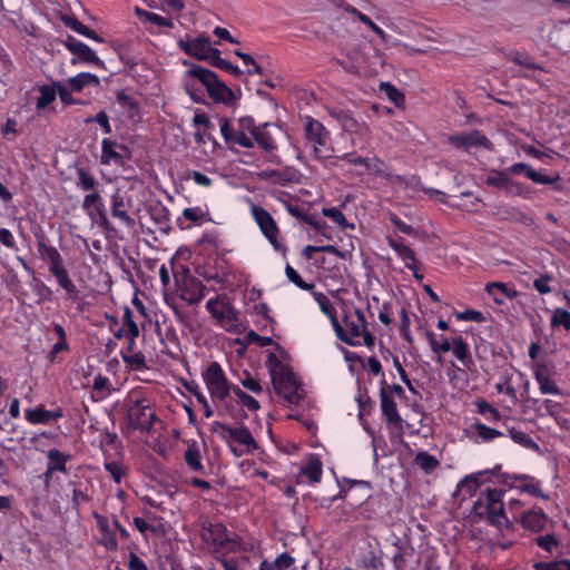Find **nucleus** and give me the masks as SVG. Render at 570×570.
I'll return each instance as SVG.
<instances>
[{"label": "nucleus", "mask_w": 570, "mask_h": 570, "mask_svg": "<svg viewBox=\"0 0 570 570\" xmlns=\"http://www.w3.org/2000/svg\"><path fill=\"white\" fill-rule=\"evenodd\" d=\"M333 328L338 340L351 346H367L374 344V336L370 333L365 316L357 308H345L342 322H334Z\"/></svg>", "instance_id": "f257e3e1"}, {"label": "nucleus", "mask_w": 570, "mask_h": 570, "mask_svg": "<svg viewBox=\"0 0 570 570\" xmlns=\"http://www.w3.org/2000/svg\"><path fill=\"white\" fill-rule=\"evenodd\" d=\"M37 249L40 258L47 263L49 273L55 277L58 286L66 293V297L71 301L78 299L79 289L71 279L59 250L43 240L37 243Z\"/></svg>", "instance_id": "f03ea898"}, {"label": "nucleus", "mask_w": 570, "mask_h": 570, "mask_svg": "<svg viewBox=\"0 0 570 570\" xmlns=\"http://www.w3.org/2000/svg\"><path fill=\"white\" fill-rule=\"evenodd\" d=\"M266 364L276 393L288 403L298 404L302 400L299 383L291 367L283 363L275 354L268 355Z\"/></svg>", "instance_id": "7ed1b4c3"}, {"label": "nucleus", "mask_w": 570, "mask_h": 570, "mask_svg": "<svg viewBox=\"0 0 570 570\" xmlns=\"http://www.w3.org/2000/svg\"><path fill=\"white\" fill-rule=\"evenodd\" d=\"M266 364L276 393L288 403L298 404L302 400L299 383L291 367L283 363L275 354L268 355Z\"/></svg>", "instance_id": "20e7f679"}, {"label": "nucleus", "mask_w": 570, "mask_h": 570, "mask_svg": "<svg viewBox=\"0 0 570 570\" xmlns=\"http://www.w3.org/2000/svg\"><path fill=\"white\" fill-rule=\"evenodd\" d=\"M202 379L210 400L216 404L227 405L233 396L235 384L228 380L222 365L216 361L210 362L202 372Z\"/></svg>", "instance_id": "39448f33"}, {"label": "nucleus", "mask_w": 570, "mask_h": 570, "mask_svg": "<svg viewBox=\"0 0 570 570\" xmlns=\"http://www.w3.org/2000/svg\"><path fill=\"white\" fill-rule=\"evenodd\" d=\"M502 495V492L497 489L481 493L473 504V515L497 528L507 525L508 518L504 513Z\"/></svg>", "instance_id": "423d86ee"}, {"label": "nucleus", "mask_w": 570, "mask_h": 570, "mask_svg": "<svg viewBox=\"0 0 570 570\" xmlns=\"http://www.w3.org/2000/svg\"><path fill=\"white\" fill-rule=\"evenodd\" d=\"M219 435L235 456H242L258 448L252 432L245 425L219 424Z\"/></svg>", "instance_id": "0eeeda50"}, {"label": "nucleus", "mask_w": 570, "mask_h": 570, "mask_svg": "<svg viewBox=\"0 0 570 570\" xmlns=\"http://www.w3.org/2000/svg\"><path fill=\"white\" fill-rule=\"evenodd\" d=\"M206 308L216 323L224 330L232 333H239L243 323L239 313L227 301L226 296H216L206 303Z\"/></svg>", "instance_id": "6e6552de"}, {"label": "nucleus", "mask_w": 570, "mask_h": 570, "mask_svg": "<svg viewBox=\"0 0 570 570\" xmlns=\"http://www.w3.org/2000/svg\"><path fill=\"white\" fill-rule=\"evenodd\" d=\"M190 73L199 79L205 87L209 97L215 101L229 104L234 99L233 91L222 81L218 80L215 72L197 65H190Z\"/></svg>", "instance_id": "1a4fd4ad"}, {"label": "nucleus", "mask_w": 570, "mask_h": 570, "mask_svg": "<svg viewBox=\"0 0 570 570\" xmlns=\"http://www.w3.org/2000/svg\"><path fill=\"white\" fill-rule=\"evenodd\" d=\"M305 137L312 144L317 159H327L332 156L328 131L322 122L309 116L305 119Z\"/></svg>", "instance_id": "9d476101"}, {"label": "nucleus", "mask_w": 570, "mask_h": 570, "mask_svg": "<svg viewBox=\"0 0 570 570\" xmlns=\"http://www.w3.org/2000/svg\"><path fill=\"white\" fill-rule=\"evenodd\" d=\"M128 421L131 428L150 433L156 421L150 402L144 397L135 400L128 409Z\"/></svg>", "instance_id": "9b49d317"}, {"label": "nucleus", "mask_w": 570, "mask_h": 570, "mask_svg": "<svg viewBox=\"0 0 570 570\" xmlns=\"http://www.w3.org/2000/svg\"><path fill=\"white\" fill-rule=\"evenodd\" d=\"M250 213L262 234L273 248L278 252L285 250L284 245L278 239L279 228L273 216L265 208L256 205L250 207Z\"/></svg>", "instance_id": "f8f14e48"}, {"label": "nucleus", "mask_w": 570, "mask_h": 570, "mask_svg": "<svg viewBox=\"0 0 570 570\" xmlns=\"http://www.w3.org/2000/svg\"><path fill=\"white\" fill-rule=\"evenodd\" d=\"M502 483L509 489H515L522 493H528L535 498L548 500L541 490V482L528 474H503Z\"/></svg>", "instance_id": "ddd939ff"}, {"label": "nucleus", "mask_w": 570, "mask_h": 570, "mask_svg": "<svg viewBox=\"0 0 570 570\" xmlns=\"http://www.w3.org/2000/svg\"><path fill=\"white\" fill-rule=\"evenodd\" d=\"M177 45L186 55L198 60L208 61L209 63L218 50L212 47L209 38L205 36L189 40L179 39Z\"/></svg>", "instance_id": "4468645a"}, {"label": "nucleus", "mask_w": 570, "mask_h": 570, "mask_svg": "<svg viewBox=\"0 0 570 570\" xmlns=\"http://www.w3.org/2000/svg\"><path fill=\"white\" fill-rule=\"evenodd\" d=\"M448 141L454 148L465 151H470L475 147H483L491 150L493 147L492 142L479 130L452 135L448 138Z\"/></svg>", "instance_id": "2eb2a0df"}, {"label": "nucleus", "mask_w": 570, "mask_h": 570, "mask_svg": "<svg viewBox=\"0 0 570 570\" xmlns=\"http://www.w3.org/2000/svg\"><path fill=\"white\" fill-rule=\"evenodd\" d=\"M65 415L62 407L53 405L50 410L43 405L29 407L24 410V419L32 425L50 424L59 421Z\"/></svg>", "instance_id": "dca6fc26"}, {"label": "nucleus", "mask_w": 570, "mask_h": 570, "mask_svg": "<svg viewBox=\"0 0 570 570\" xmlns=\"http://www.w3.org/2000/svg\"><path fill=\"white\" fill-rule=\"evenodd\" d=\"M63 46L75 56L71 59V65H77L79 61L86 63H102L96 52L85 42L78 40L72 36H67Z\"/></svg>", "instance_id": "f3484780"}, {"label": "nucleus", "mask_w": 570, "mask_h": 570, "mask_svg": "<svg viewBox=\"0 0 570 570\" xmlns=\"http://www.w3.org/2000/svg\"><path fill=\"white\" fill-rule=\"evenodd\" d=\"M220 132L225 142L229 146H239L243 148L254 147V139L250 135L240 130L228 119H222L219 122Z\"/></svg>", "instance_id": "a211bd4d"}, {"label": "nucleus", "mask_w": 570, "mask_h": 570, "mask_svg": "<svg viewBox=\"0 0 570 570\" xmlns=\"http://www.w3.org/2000/svg\"><path fill=\"white\" fill-rule=\"evenodd\" d=\"M132 206V199L127 193L118 190L111 196V214L126 226L134 224V219L129 216Z\"/></svg>", "instance_id": "6ab92c4d"}, {"label": "nucleus", "mask_w": 570, "mask_h": 570, "mask_svg": "<svg viewBox=\"0 0 570 570\" xmlns=\"http://www.w3.org/2000/svg\"><path fill=\"white\" fill-rule=\"evenodd\" d=\"M509 175H521L524 174L527 178L532 180L535 184L542 185H551L557 183L560 179V175L556 174L553 176L543 175L540 171L534 170L525 163H515L507 168Z\"/></svg>", "instance_id": "aec40b11"}, {"label": "nucleus", "mask_w": 570, "mask_h": 570, "mask_svg": "<svg viewBox=\"0 0 570 570\" xmlns=\"http://www.w3.org/2000/svg\"><path fill=\"white\" fill-rule=\"evenodd\" d=\"M82 209L91 219H97L101 225L107 224V215L102 197L98 190L89 193L82 200Z\"/></svg>", "instance_id": "412c9836"}, {"label": "nucleus", "mask_w": 570, "mask_h": 570, "mask_svg": "<svg viewBox=\"0 0 570 570\" xmlns=\"http://www.w3.org/2000/svg\"><path fill=\"white\" fill-rule=\"evenodd\" d=\"M127 148L111 139L105 138L101 141L100 163L102 165H121Z\"/></svg>", "instance_id": "4be33fe9"}, {"label": "nucleus", "mask_w": 570, "mask_h": 570, "mask_svg": "<svg viewBox=\"0 0 570 570\" xmlns=\"http://www.w3.org/2000/svg\"><path fill=\"white\" fill-rule=\"evenodd\" d=\"M534 379L542 394L559 395V386L553 380V371L547 364H538L534 370Z\"/></svg>", "instance_id": "5701e85b"}, {"label": "nucleus", "mask_w": 570, "mask_h": 570, "mask_svg": "<svg viewBox=\"0 0 570 570\" xmlns=\"http://www.w3.org/2000/svg\"><path fill=\"white\" fill-rule=\"evenodd\" d=\"M518 521L525 530L537 533L544 530L549 519L542 509H529L519 515Z\"/></svg>", "instance_id": "b1692460"}, {"label": "nucleus", "mask_w": 570, "mask_h": 570, "mask_svg": "<svg viewBox=\"0 0 570 570\" xmlns=\"http://www.w3.org/2000/svg\"><path fill=\"white\" fill-rule=\"evenodd\" d=\"M206 295V287L195 277H188L184 279L180 288V297L188 304L199 303Z\"/></svg>", "instance_id": "393cba45"}, {"label": "nucleus", "mask_w": 570, "mask_h": 570, "mask_svg": "<svg viewBox=\"0 0 570 570\" xmlns=\"http://www.w3.org/2000/svg\"><path fill=\"white\" fill-rule=\"evenodd\" d=\"M450 351L465 370L472 371L474 368L475 363L473 361L470 346L461 335L451 338Z\"/></svg>", "instance_id": "a878e982"}, {"label": "nucleus", "mask_w": 570, "mask_h": 570, "mask_svg": "<svg viewBox=\"0 0 570 570\" xmlns=\"http://www.w3.org/2000/svg\"><path fill=\"white\" fill-rule=\"evenodd\" d=\"M389 246L397 254V256L404 262V265L410 271H414L417 267L419 262L415 257L414 252L403 242L402 238L386 237Z\"/></svg>", "instance_id": "bb28decb"}, {"label": "nucleus", "mask_w": 570, "mask_h": 570, "mask_svg": "<svg viewBox=\"0 0 570 570\" xmlns=\"http://www.w3.org/2000/svg\"><path fill=\"white\" fill-rule=\"evenodd\" d=\"M381 410L382 414L390 426L401 428L402 419L399 414L395 399L389 396L386 392H380Z\"/></svg>", "instance_id": "cd10ccee"}, {"label": "nucleus", "mask_w": 570, "mask_h": 570, "mask_svg": "<svg viewBox=\"0 0 570 570\" xmlns=\"http://www.w3.org/2000/svg\"><path fill=\"white\" fill-rule=\"evenodd\" d=\"M485 292L498 305H502L507 298L512 299L518 295V292L512 286L501 282L488 283Z\"/></svg>", "instance_id": "c85d7f7f"}, {"label": "nucleus", "mask_w": 570, "mask_h": 570, "mask_svg": "<svg viewBox=\"0 0 570 570\" xmlns=\"http://www.w3.org/2000/svg\"><path fill=\"white\" fill-rule=\"evenodd\" d=\"M510 60L521 68L518 73L522 77H534L537 71L543 70V68L533 62L529 56L521 52L511 53Z\"/></svg>", "instance_id": "c756f323"}, {"label": "nucleus", "mask_w": 570, "mask_h": 570, "mask_svg": "<svg viewBox=\"0 0 570 570\" xmlns=\"http://www.w3.org/2000/svg\"><path fill=\"white\" fill-rule=\"evenodd\" d=\"M184 460L189 470L198 472L200 474L206 473L205 466L202 462V453L196 441H191L188 443L187 449L184 453Z\"/></svg>", "instance_id": "7c9ffc66"}, {"label": "nucleus", "mask_w": 570, "mask_h": 570, "mask_svg": "<svg viewBox=\"0 0 570 570\" xmlns=\"http://www.w3.org/2000/svg\"><path fill=\"white\" fill-rule=\"evenodd\" d=\"M204 538L212 541L216 547L227 549L230 539L227 535L226 529L222 523L210 524L205 529Z\"/></svg>", "instance_id": "2f4dec72"}, {"label": "nucleus", "mask_w": 570, "mask_h": 570, "mask_svg": "<svg viewBox=\"0 0 570 570\" xmlns=\"http://www.w3.org/2000/svg\"><path fill=\"white\" fill-rule=\"evenodd\" d=\"M299 473L311 483H318L323 475L322 461L316 455H311L306 463L299 469Z\"/></svg>", "instance_id": "473e14b6"}, {"label": "nucleus", "mask_w": 570, "mask_h": 570, "mask_svg": "<svg viewBox=\"0 0 570 570\" xmlns=\"http://www.w3.org/2000/svg\"><path fill=\"white\" fill-rule=\"evenodd\" d=\"M95 518L97 520L99 531L102 534L101 544L110 551L117 550L118 541L116 539L115 532L111 530L109 525L108 520L105 517L99 515L97 513L95 514Z\"/></svg>", "instance_id": "72a5a7b5"}, {"label": "nucleus", "mask_w": 570, "mask_h": 570, "mask_svg": "<svg viewBox=\"0 0 570 570\" xmlns=\"http://www.w3.org/2000/svg\"><path fill=\"white\" fill-rule=\"evenodd\" d=\"M62 21L68 28H70L75 32H77L88 39H91L96 42H99V43L104 42V39L95 30L85 26L77 18L66 16L62 18Z\"/></svg>", "instance_id": "f704fd0d"}, {"label": "nucleus", "mask_w": 570, "mask_h": 570, "mask_svg": "<svg viewBox=\"0 0 570 570\" xmlns=\"http://www.w3.org/2000/svg\"><path fill=\"white\" fill-rule=\"evenodd\" d=\"M254 144L256 142L265 151H273L276 149V142L271 131L268 130V124L258 126L253 137Z\"/></svg>", "instance_id": "c9c22d12"}, {"label": "nucleus", "mask_w": 570, "mask_h": 570, "mask_svg": "<svg viewBox=\"0 0 570 570\" xmlns=\"http://www.w3.org/2000/svg\"><path fill=\"white\" fill-rule=\"evenodd\" d=\"M99 78L90 72H80L75 77L68 79V85L70 86L72 91H81L85 87L88 86H99Z\"/></svg>", "instance_id": "e433bc0d"}, {"label": "nucleus", "mask_w": 570, "mask_h": 570, "mask_svg": "<svg viewBox=\"0 0 570 570\" xmlns=\"http://www.w3.org/2000/svg\"><path fill=\"white\" fill-rule=\"evenodd\" d=\"M39 97L36 101L37 110H43L57 98V86L56 82L49 85H41L38 87Z\"/></svg>", "instance_id": "4c0bfd02"}, {"label": "nucleus", "mask_w": 570, "mask_h": 570, "mask_svg": "<svg viewBox=\"0 0 570 570\" xmlns=\"http://www.w3.org/2000/svg\"><path fill=\"white\" fill-rule=\"evenodd\" d=\"M135 13L142 22H149L161 28H174V22L170 19L155 12H149L140 7L135 8Z\"/></svg>", "instance_id": "58836bf2"}, {"label": "nucleus", "mask_w": 570, "mask_h": 570, "mask_svg": "<svg viewBox=\"0 0 570 570\" xmlns=\"http://www.w3.org/2000/svg\"><path fill=\"white\" fill-rule=\"evenodd\" d=\"M48 463L47 466L50 470H55L57 472L66 473L67 472V462L70 459L69 454H65L58 449H50L47 452Z\"/></svg>", "instance_id": "ea45409f"}, {"label": "nucleus", "mask_w": 570, "mask_h": 570, "mask_svg": "<svg viewBox=\"0 0 570 570\" xmlns=\"http://www.w3.org/2000/svg\"><path fill=\"white\" fill-rule=\"evenodd\" d=\"M413 462L426 474H431L440 466V461L425 451L417 452Z\"/></svg>", "instance_id": "a19ab883"}, {"label": "nucleus", "mask_w": 570, "mask_h": 570, "mask_svg": "<svg viewBox=\"0 0 570 570\" xmlns=\"http://www.w3.org/2000/svg\"><path fill=\"white\" fill-rule=\"evenodd\" d=\"M185 89L194 101H202L205 87L199 82L196 76L190 73V69L185 76Z\"/></svg>", "instance_id": "79ce46f5"}, {"label": "nucleus", "mask_w": 570, "mask_h": 570, "mask_svg": "<svg viewBox=\"0 0 570 570\" xmlns=\"http://www.w3.org/2000/svg\"><path fill=\"white\" fill-rule=\"evenodd\" d=\"M76 186L83 191L94 193V190H97L99 183L87 169L78 168Z\"/></svg>", "instance_id": "37998d69"}, {"label": "nucleus", "mask_w": 570, "mask_h": 570, "mask_svg": "<svg viewBox=\"0 0 570 570\" xmlns=\"http://www.w3.org/2000/svg\"><path fill=\"white\" fill-rule=\"evenodd\" d=\"M111 393V383L108 377L102 375H97L94 379L92 383V396L96 400H102L110 395Z\"/></svg>", "instance_id": "c03bdc74"}, {"label": "nucleus", "mask_w": 570, "mask_h": 570, "mask_svg": "<svg viewBox=\"0 0 570 570\" xmlns=\"http://www.w3.org/2000/svg\"><path fill=\"white\" fill-rule=\"evenodd\" d=\"M509 181H510V176H509L507 169L491 170L485 178V184L488 186L497 187L503 191H505V189L509 185Z\"/></svg>", "instance_id": "a18cd8bd"}, {"label": "nucleus", "mask_w": 570, "mask_h": 570, "mask_svg": "<svg viewBox=\"0 0 570 570\" xmlns=\"http://www.w3.org/2000/svg\"><path fill=\"white\" fill-rule=\"evenodd\" d=\"M508 432H509V435L512 439V441L515 442L517 444H519L525 449H529V450H533V451L539 450V445L525 432H523L519 429H515V428H510L508 430Z\"/></svg>", "instance_id": "49530a36"}, {"label": "nucleus", "mask_w": 570, "mask_h": 570, "mask_svg": "<svg viewBox=\"0 0 570 570\" xmlns=\"http://www.w3.org/2000/svg\"><path fill=\"white\" fill-rule=\"evenodd\" d=\"M322 214L330 218L333 223L338 225L341 228L346 229H354V224H351L347 222L345 215L340 208L331 207V208H323Z\"/></svg>", "instance_id": "de8ad7c7"}, {"label": "nucleus", "mask_w": 570, "mask_h": 570, "mask_svg": "<svg viewBox=\"0 0 570 570\" xmlns=\"http://www.w3.org/2000/svg\"><path fill=\"white\" fill-rule=\"evenodd\" d=\"M121 358L131 371H144L148 368L146 357L140 351L132 352Z\"/></svg>", "instance_id": "09e8293b"}, {"label": "nucleus", "mask_w": 570, "mask_h": 570, "mask_svg": "<svg viewBox=\"0 0 570 570\" xmlns=\"http://www.w3.org/2000/svg\"><path fill=\"white\" fill-rule=\"evenodd\" d=\"M426 337L432 352L438 354L450 352L451 340L442 335L440 336V338H438V336L433 332H426Z\"/></svg>", "instance_id": "8fccbe9b"}, {"label": "nucleus", "mask_w": 570, "mask_h": 570, "mask_svg": "<svg viewBox=\"0 0 570 570\" xmlns=\"http://www.w3.org/2000/svg\"><path fill=\"white\" fill-rule=\"evenodd\" d=\"M476 412L481 415H483L488 421H500L501 414L493 405H491L489 402L484 400H478L475 402Z\"/></svg>", "instance_id": "3c124183"}, {"label": "nucleus", "mask_w": 570, "mask_h": 570, "mask_svg": "<svg viewBox=\"0 0 570 570\" xmlns=\"http://www.w3.org/2000/svg\"><path fill=\"white\" fill-rule=\"evenodd\" d=\"M240 468L247 478H261L263 480H267L269 476V473L265 469H262L255 462L249 460L243 461Z\"/></svg>", "instance_id": "603ef678"}, {"label": "nucleus", "mask_w": 570, "mask_h": 570, "mask_svg": "<svg viewBox=\"0 0 570 570\" xmlns=\"http://www.w3.org/2000/svg\"><path fill=\"white\" fill-rule=\"evenodd\" d=\"M233 396L236 397L237 402L246 407L249 411H257L259 409V403L253 396L245 393L238 385H235V390L233 391Z\"/></svg>", "instance_id": "864d4df0"}, {"label": "nucleus", "mask_w": 570, "mask_h": 570, "mask_svg": "<svg viewBox=\"0 0 570 570\" xmlns=\"http://www.w3.org/2000/svg\"><path fill=\"white\" fill-rule=\"evenodd\" d=\"M315 299L320 306V309L328 317V320L333 326L334 322L337 321L338 318L336 316V309L333 306L332 302L324 294H317L315 296Z\"/></svg>", "instance_id": "5fc2aeb1"}, {"label": "nucleus", "mask_w": 570, "mask_h": 570, "mask_svg": "<svg viewBox=\"0 0 570 570\" xmlns=\"http://www.w3.org/2000/svg\"><path fill=\"white\" fill-rule=\"evenodd\" d=\"M122 325L127 330V335L131 337L139 336V327L137 323L134 321L132 312L129 307H126L122 313Z\"/></svg>", "instance_id": "6e6d98bb"}, {"label": "nucleus", "mask_w": 570, "mask_h": 570, "mask_svg": "<svg viewBox=\"0 0 570 570\" xmlns=\"http://www.w3.org/2000/svg\"><path fill=\"white\" fill-rule=\"evenodd\" d=\"M474 428H475L478 438H480L484 442L493 441L494 439L503 435V433L500 432L499 430L489 428L488 425H485L483 423H476Z\"/></svg>", "instance_id": "4d7b16f0"}, {"label": "nucleus", "mask_w": 570, "mask_h": 570, "mask_svg": "<svg viewBox=\"0 0 570 570\" xmlns=\"http://www.w3.org/2000/svg\"><path fill=\"white\" fill-rule=\"evenodd\" d=\"M508 196L530 197V188L520 181L510 178L509 185L504 191Z\"/></svg>", "instance_id": "13d9d810"}, {"label": "nucleus", "mask_w": 570, "mask_h": 570, "mask_svg": "<svg viewBox=\"0 0 570 570\" xmlns=\"http://www.w3.org/2000/svg\"><path fill=\"white\" fill-rule=\"evenodd\" d=\"M210 65L225 70L234 76H239L242 73L240 69L237 66H234L232 62H229L226 59H223L220 57L219 50H217L216 55L214 56L213 60L210 61Z\"/></svg>", "instance_id": "bf43d9fd"}, {"label": "nucleus", "mask_w": 570, "mask_h": 570, "mask_svg": "<svg viewBox=\"0 0 570 570\" xmlns=\"http://www.w3.org/2000/svg\"><path fill=\"white\" fill-rule=\"evenodd\" d=\"M534 570H570V561L567 559L553 560L549 562H537Z\"/></svg>", "instance_id": "052dcab7"}, {"label": "nucleus", "mask_w": 570, "mask_h": 570, "mask_svg": "<svg viewBox=\"0 0 570 570\" xmlns=\"http://www.w3.org/2000/svg\"><path fill=\"white\" fill-rule=\"evenodd\" d=\"M454 316L456 320L465 322L483 323L485 321L482 312L472 308H468L462 312H455Z\"/></svg>", "instance_id": "680f3d73"}, {"label": "nucleus", "mask_w": 570, "mask_h": 570, "mask_svg": "<svg viewBox=\"0 0 570 570\" xmlns=\"http://www.w3.org/2000/svg\"><path fill=\"white\" fill-rule=\"evenodd\" d=\"M551 325L552 326H562L566 330H570V312L562 309V308H556L551 318Z\"/></svg>", "instance_id": "e2e57ef3"}, {"label": "nucleus", "mask_w": 570, "mask_h": 570, "mask_svg": "<svg viewBox=\"0 0 570 570\" xmlns=\"http://www.w3.org/2000/svg\"><path fill=\"white\" fill-rule=\"evenodd\" d=\"M104 466L116 483L121 482L125 475V468L121 464L115 461H106Z\"/></svg>", "instance_id": "0e129e2a"}, {"label": "nucleus", "mask_w": 570, "mask_h": 570, "mask_svg": "<svg viewBox=\"0 0 570 570\" xmlns=\"http://www.w3.org/2000/svg\"><path fill=\"white\" fill-rule=\"evenodd\" d=\"M85 122L86 124H90V122H97L104 130L105 134L109 135L111 134V125H110V121H109V117L108 115L105 112V111H99L96 116L94 117H88L85 119Z\"/></svg>", "instance_id": "69168bd1"}, {"label": "nucleus", "mask_w": 570, "mask_h": 570, "mask_svg": "<svg viewBox=\"0 0 570 570\" xmlns=\"http://www.w3.org/2000/svg\"><path fill=\"white\" fill-rule=\"evenodd\" d=\"M535 543L549 553H552L558 548V540L553 534L540 535L535 538Z\"/></svg>", "instance_id": "338daca9"}, {"label": "nucleus", "mask_w": 570, "mask_h": 570, "mask_svg": "<svg viewBox=\"0 0 570 570\" xmlns=\"http://www.w3.org/2000/svg\"><path fill=\"white\" fill-rule=\"evenodd\" d=\"M295 562V559L287 552L279 554L274 561L273 567L275 570H287Z\"/></svg>", "instance_id": "774afa93"}]
</instances>
